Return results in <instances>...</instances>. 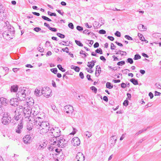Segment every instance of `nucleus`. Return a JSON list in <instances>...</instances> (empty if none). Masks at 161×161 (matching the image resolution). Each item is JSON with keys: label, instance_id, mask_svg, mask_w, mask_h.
Returning <instances> with one entry per match:
<instances>
[{"label": "nucleus", "instance_id": "f257e3e1", "mask_svg": "<svg viewBox=\"0 0 161 161\" xmlns=\"http://www.w3.org/2000/svg\"><path fill=\"white\" fill-rule=\"evenodd\" d=\"M35 121L36 123L33 125L40 134H45L49 131L50 127L49 124L47 121H43L42 119L38 118Z\"/></svg>", "mask_w": 161, "mask_h": 161}, {"label": "nucleus", "instance_id": "f03ea898", "mask_svg": "<svg viewBox=\"0 0 161 161\" xmlns=\"http://www.w3.org/2000/svg\"><path fill=\"white\" fill-rule=\"evenodd\" d=\"M26 90H28V89L25 87L19 88L16 94L17 98H12L10 101V104L15 106L18 105L17 100L20 101L24 100L26 96Z\"/></svg>", "mask_w": 161, "mask_h": 161}, {"label": "nucleus", "instance_id": "7ed1b4c3", "mask_svg": "<svg viewBox=\"0 0 161 161\" xmlns=\"http://www.w3.org/2000/svg\"><path fill=\"white\" fill-rule=\"evenodd\" d=\"M8 30L4 32L3 36L7 40H9L13 38L14 36V28L11 26H8Z\"/></svg>", "mask_w": 161, "mask_h": 161}, {"label": "nucleus", "instance_id": "20e7f679", "mask_svg": "<svg viewBox=\"0 0 161 161\" xmlns=\"http://www.w3.org/2000/svg\"><path fill=\"white\" fill-rule=\"evenodd\" d=\"M61 131L58 127L52 128L49 130V133L52 136L55 137H58L60 136Z\"/></svg>", "mask_w": 161, "mask_h": 161}, {"label": "nucleus", "instance_id": "39448f33", "mask_svg": "<svg viewBox=\"0 0 161 161\" xmlns=\"http://www.w3.org/2000/svg\"><path fill=\"white\" fill-rule=\"evenodd\" d=\"M57 145L59 147L63 148L66 146L67 141H66L62 136L58 137Z\"/></svg>", "mask_w": 161, "mask_h": 161}, {"label": "nucleus", "instance_id": "423d86ee", "mask_svg": "<svg viewBox=\"0 0 161 161\" xmlns=\"http://www.w3.org/2000/svg\"><path fill=\"white\" fill-rule=\"evenodd\" d=\"M34 109V108H33ZM38 111L36 112L33 110V111L32 113L30 114V117L29 121L33 122V124H34L36 122L35 120L36 119H42V118L38 116Z\"/></svg>", "mask_w": 161, "mask_h": 161}, {"label": "nucleus", "instance_id": "0eeeda50", "mask_svg": "<svg viewBox=\"0 0 161 161\" xmlns=\"http://www.w3.org/2000/svg\"><path fill=\"white\" fill-rule=\"evenodd\" d=\"M11 117L7 113H4L2 119V123L4 125H7L11 122Z\"/></svg>", "mask_w": 161, "mask_h": 161}, {"label": "nucleus", "instance_id": "6e6552de", "mask_svg": "<svg viewBox=\"0 0 161 161\" xmlns=\"http://www.w3.org/2000/svg\"><path fill=\"white\" fill-rule=\"evenodd\" d=\"M64 111L67 114H71L74 111L73 107L69 105H66L64 107Z\"/></svg>", "mask_w": 161, "mask_h": 161}, {"label": "nucleus", "instance_id": "1a4fd4ad", "mask_svg": "<svg viewBox=\"0 0 161 161\" xmlns=\"http://www.w3.org/2000/svg\"><path fill=\"white\" fill-rule=\"evenodd\" d=\"M85 158L83 154L80 152L78 153L76 157V161H84Z\"/></svg>", "mask_w": 161, "mask_h": 161}, {"label": "nucleus", "instance_id": "9d476101", "mask_svg": "<svg viewBox=\"0 0 161 161\" xmlns=\"http://www.w3.org/2000/svg\"><path fill=\"white\" fill-rule=\"evenodd\" d=\"M23 121L22 119H20V123L18 124L16 130V132L18 133H20L22 131V129L23 127Z\"/></svg>", "mask_w": 161, "mask_h": 161}, {"label": "nucleus", "instance_id": "9b49d317", "mask_svg": "<svg viewBox=\"0 0 161 161\" xmlns=\"http://www.w3.org/2000/svg\"><path fill=\"white\" fill-rule=\"evenodd\" d=\"M71 143L74 146H78L80 144V140L78 137H75L72 139Z\"/></svg>", "mask_w": 161, "mask_h": 161}, {"label": "nucleus", "instance_id": "f8f14e48", "mask_svg": "<svg viewBox=\"0 0 161 161\" xmlns=\"http://www.w3.org/2000/svg\"><path fill=\"white\" fill-rule=\"evenodd\" d=\"M28 110L27 109H25V108H24V111L23 112V114H25V118H28V119L29 120V118L30 117V114L32 113L33 111V108L31 109L30 110L28 109Z\"/></svg>", "mask_w": 161, "mask_h": 161}, {"label": "nucleus", "instance_id": "ddd939ff", "mask_svg": "<svg viewBox=\"0 0 161 161\" xmlns=\"http://www.w3.org/2000/svg\"><path fill=\"white\" fill-rule=\"evenodd\" d=\"M31 138L30 135H26L23 138L24 142L25 143H30L31 141Z\"/></svg>", "mask_w": 161, "mask_h": 161}, {"label": "nucleus", "instance_id": "4468645a", "mask_svg": "<svg viewBox=\"0 0 161 161\" xmlns=\"http://www.w3.org/2000/svg\"><path fill=\"white\" fill-rule=\"evenodd\" d=\"M96 70L95 71V76L97 77L99 76L101 72V67L99 65H98L96 66Z\"/></svg>", "mask_w": 161, "mask_h": 161}, {"label": "nucleus", "instance_id": "2eb2a0df", "mask_svg": "<svg viewBox=\"0 0 161 161\" xmlns=\"http://www.w3.org/2000/svg\"><path fill=\"white\" fill-rule=\"evenodd\" d=\"M18 89V87L17 85H14L11 86L10 91L11 92H15L17 91Z\"/></svg>", "mask_w": 161, "mask_h": 161}, {"label": "nucleus", "instance_id": "dca6fc26", "mask_svg": "<svg viewBox=\"0 0 161 161\" xmlns=\"http://www.w3.org/2000/svg\"><path fill=\"white\" fill-rule=\"evenodd\" d=\"M116 141V137L115 136H113L110 138V142L112 144L111 146H113L115 143Z\"/></svg>", "mask_w": 161, "mask_h": 161}, {"label": "nucleus", "instance_id": "f3484780", "mask_svg": "<svg viewBox=\"0 0 161 161\" xmlns=\"http://www.w3.org/2000/svg\"><path fill=\"white\" fill-rule=\"evenodd\" d=\"M6 16V13L4 12H0V21H2L5 19Z\"/></svg>", "mask_w": 161, "mask_h": 161}, {"label": "nucleus", "instance_id": "a211bd4d", "mask_svg": "<svg viewBox=\"0 0 161 161\" xmlns=\"http://www.w3.org/2000/svg\"><path fill=\"white\" fill-rule=\"evenodd\" d=\"M144 7L146 8L152 7L153 6V4L152 3L148 1L147 2H144Z\"/></svg>", "mask_w": 161, "mask_h": 161}, {"label": "nucleus", "instance_id": "6ab92c4d", "mask_svg": "<svg viewBox=\"0 0 161 161\" xmlns=\"http://www.w3.org/2000/svg\"><path fill=\"white\" fill-rule=\"evenodd\" d=\"M58 137H53L50 140V142L51 143V144L54 145L57 144V142L58 140Z\"/></svg>", "mask_w": 161, "mask_h": 161}, {"label": "nucleus", "instance_id": "aec40b11", "mask_svg": "<svg viewBox=\"0 0 161 161\" xmlns=\"http://www.w3.org/2000/svg\"><path fill=\"white\" fill-rule=\"evenodd\" d=\"M49 89V88L47 87V91L45 92V93L44 94V95L46 98H48L50 96V93L51 92V91L48 90L47 89Z\"/></svg>", "mask_w": 161, "mask_h": 161}, {"label": "nucleus", "instance_id": "412c9836", "mask_svg": "<svg viewBox=\"0 0 161 161\" xmlns=\"http://www.w3.org/2000/svg\"><path fill=\"white\" fill-rule=\"evenodd\" d=\"M161 34L159 33H156L153 34L152 36L155 38L158 39H161L160 37Z\"/></svg>", "mask_w": 161, "mask_h": 161}, {"label": "nucleus", "instance_id": "4be33fe9", "mask_svg": "<svg viewBox=\"0 0 161 161\" xmlns=\"http://www.w3.org/2000/svg\"><path fill=\"white\" fill-rule=\"evenodd\" d=\"M22 115L20 114H18L16 113H15V115L14 116V119L16 121H18L19 119L21 118Z\"/></svg>", "mask_w": 161, "mask_h": 161}, {"label": "nucleus", "instance_id": "5701e85b", "mask_svg": "<svg viewBox=\"0 0 161 161\" xmlns=\"http://www.w3.org/2000/svg\"><path fill=\"white\" fill-rule=\"evenodd\" d=\"M39 145L38 147V149H41V148H43L45 147H46L47 144L45 143L42 144H38Z\"/></svg>", "mask_w": 161, "mask_h": 161}, {"label": "nucleus", "instance_id": "b1692460", "mask_svg": "<svg viewBox=\"0 0 161 161\" xmlns=\"http://www.w3.org/2000/svg\"><path fill=\"white\" fill-rule=\"evenodd\" d=\"M138 36H139V38H140V39L142 41H145L146 43L148 42V41L145 39L144 37L143 36L142 34L140 33H138Z\"/></svg>", "mask_w": 161, "mask_h": 161}, {"label": "nucleus", "instance_id": "393cba45", "mask_svg": "<svg viewBox=\"0 0 161 161\" xmlns=\"http://www.w3.org/2000/svg\"><path fill=\"white\" fill-rule=\"evenodd\" d=\"M130 81L135 85H138V84L137 80H136L134 78L131 79L130 80Z\"/></svg>", "mask_w": 161, "mask_h": 161}, {"label": "nucleus", "instance_id": "a878e982", "mask_svg": "<svg viewBox=\"0 0 161 161\" xmlns=\"http://www.w3.org/2000/svg\"><path fill=\"white\" fill-rule=\"evenodd\" d=\"M59 155H58L57 158H58L59 159H61V160L63 159L64 157V155L62 153V152L61 151H59Z\"/></svg>", "mask_w": 161, "mask_h": 161}, {"label": "nucleus", "instance_id": "bb28decb", "mask_svg": "<svg viewBox=\"0 0 161 161\" xmlns=\"http://www.w3.org/2000/svg\"><path fill=\"white\" fill-rule=\"evenodd\" d=\"M106 87L107 88L111 89L113 87V86L109 82H107L106 84Z\"/></svg>", "mask_w": 161, "mask_h": 161}, {"label": "nucleus", "instance_id": "cd10ccee", "mask_svg": "<svg viewBox=\"0 0 161 161\" xmlns=\"http://www.w3.org/2000/svg\"><path fill=\"white\" fill-rule=\"evenodd\" d=\"M94 65L95 64H94V63L91 62H88V64L87 65L89 67L92 68L94 67Z\"/></svg>", "mask_w": 161, "mask_h": 161}, {"label": "nucleus", "instance_id": "c85d7f7f", "mask_svg": "<svg viewBox=\"0 0 161 161\" xmlns=\"http://www.w3.org/2000/svg\"><path fill=\"white\" fill-rule=\"evenodd\" d=\"M138 28L139 30H141L142 31H144V29H146L144 26L141 24H140L138 26Z\"/></svg>", "mask_w": 161, "mask_h": 161}, {"label": "nucleus", "instance_id": "c756f323", "mask_svg": "<svg viewBox=\"0 0 161 161\" xmlns=\"http://www.w3.org/2000/svg\"><path fill=\"white\" fill-rule=\"evenodd\" d=\"M89 30H85L83 31V33L85 34H87L88 35H90V34L93 35V34L92 32H89Z\"/></svg>", "mask_w": 161, "mask_h": 161}, {"label": "nucleus", "instance_id": "7c9ffc66", "mask_svg": "<svg viewBox=\"0 0 161 161\" xmlns=\"http://www.w3.org/2000/svg\"><path fill=\"white\" fill-rule=\"evenodd\" d=\"M57 67L58 69L63 72L65 71V69L62 68V66L60 64H58L57 65Z\"/></svg>", "mask_w": 161, "mask_h": 161}, {"label": "nucleus", "instance_id": "2f4dec72", "mask_svg": "<svg viewBox=\"0 0 161 161\" xmlns=\"http://www.w3.org/2000/svg\"><path fill=\"white\" fill-rule=\"evenodd\" d=\"M51 108H52V109L53 110V111L57 113L58 112V111L55 105H51Z\"/></svg>", "mask_w": 161, "mask_h": 161}, {"label": "nucleus", "instance_id": "473e14b6", "mask_svg": "<svg viewBox=\"0 0 161 161\" xmlns=\"http://www.w3.org/2000/svg\"><path fill=\"white\" fill-rule=\"evenodd\" d=\"M85 134L86 136H87L88 137H90L92 136L91 133L88 131H86L85 132Z\"/></svg>", "mask_w": 161, "mask_h": 161}, {"label": "nucleus", "instance_id": "72a5a7b5", "mask_svg": "<svg viewBox=\"0 0 161 161\" xmlns=\"http://www.w3.org/2000/svg\"><path fill=\"white\" fill-rule=\"evenodd\" d=\"M141 58V56L138 54H136L134 56V59L135 60L140 59Z\"/></svg>", "mask_w": 161, "mask_h": 161}, {"label": "nucleus", "instance_id": "f704fd0d", "mask_svg": "<svg viewBox=\"0 0 161 161\" xmlns=\"http://www.w3.org/2000/svg\"><path fill=\"white\" fill-rule=\"evenodd\" d=\"M2 98H0V114L1 115L3 113L2 108V103H1V99Z\"/></svg>", "mask_w": 161, "mask_h": 161}, {"label": "nucleus", "instance_id": "c9c22d12", "mask_svg": "<svg viewBox=\"0 0 161 161\" xmlns=\"http://www.w3.org/2000/svg\"><path fill=\"white\" fill-rule=\"evenodd\" d=\"M24 111V109L22 110V109H20V110H18V112H16V110L15 112V113H16L18 114H21V115H22V114H23Z\"/></svg>", "mask_w": 161, "mask_h": 161}, {"label": "nucleus", "instance_id": "e433bc0d", "mask_svg": "<svg viewBox=\"0 0 161 161\" xmlns=\"http://www.w3.org/2000/svg\"><path fill=\"white\" fill-rule=\"evenodd\" d=\"M75 42L79 46L82 47L83 46V44L80 41H77V40H75Z\"/></svg>", "mask_w": 161, "mask_h": 161}, {"label": "nucleus", "instance_id": "4c0bfd02", "mask_svg": "<svg viewBox=\"0 0 161 161\" xmlns=\"http://www.w3.org/2000/svg\"><path fill=\"white\" fill-rule=\"evenodd\" d=\"M57 35L61 38H64L65 37V36L59 33H57Z\"/></svg>", "mask_w": 161, "mask_h": 161}, {"label": "nucleus", "instance_id": "58836bf2", "mask_svg": "<svg viewBox=\"0 0 161 161\" xmlns=\"http://www.w3.org/2000/svg\"><path fill=\"white\" fill-rule=\"evenodd\" d=\"M147 129H143L142 130H139L138 132H137L136 133V135H138L139 134H141L142 133V132H144V131H146Z\"/></svg>", "mask_w": 161, "mask_h": 161}, {"label": "nucleus", "instance_id": "ea45409f", "mask_svg": "<svg viewBox=\"0 0 161 161\" xmlns=\"http://www.w3.org/2000/svg\"><path fill=\"white\" fill-rule=\"evenodd\" d=\"M42 18L43 19H44L45 20H47L48 21H52V20L50 19H49L48 18L45 16H42Z\"/></svg>", "mask_w": 161, "mask_h": 161}, {"label": "nucleus", "instance_id": "a19ab883", "mask_svg": "<svg viewBox=\"0 0 161 161\" xmlns=\"http://www.w3.org/2000/svg\"><path fill=\"white\" fill-rule=\"evenodd\" d=\"M95 52L97 53H99L100 54H102L103 52L101 49L100 48L99 49H97L96 51Z\"/></svg>", "mask_w": 161, "mask_h": 161}, {"label": "nucleus", "instance_id": "79ce46f5", "mask_svg": "<svg viewBox=\"0 0 161 161\" xmlns=\"http://www.w3.org/2000/svg\"><path fill=\"white\" fill-rule=\"evenodd\" d=\"M127 61L130 64H131L133 63V61L132 58H129L127 59Z\"/></svg>", "mask_w": 161, "mask_h": 161}, {"label": "nucleus", "instance_id": "37998d69", "mask_svg": "<svg viewBox=\"0 0 161 161\" xmlns=\"http://www.w3.org/2000/svg\"><path fill=\"white\" fill-rule=\"evenodd\" d=\"M125 61H121L118 62L117 63V64L118 65L122 66V65H123L125 64Z\"/></svg>", "mask_w": 161, "mask_h": 161}, {"label": "nucleus", "instance_id": "c03bdc74", "mask_svg": "<svg viewBox=\"0 0 161 161\" xmlns=\"http://www.w3.org/2000/svg\"><path fill=\"white\" fill-rule=\"evenodd\" d=\"M47 14L51 16H56V14L55 13H52L51 12L49 11H48Z\"/></svg>", "mask_w": 161, "mask_h": 161}, {"label": "nucleus", "instance_id": "a18cd8bd", "mask_svg": "<svg viewBox=\"0 0 161 161\" xmlns=\"http://www.w3.org/2000/svg\"><path fill=\"white\" fill-rule=\"evenodd\" d=\"M51 71L55 74H56L58 71L57 69L56 68L52 69H51Z\"/></svg>", "mask_w": 161, "mask_h": 161}, {"label": "nucleus", "instance_id": "49530a36", "mask_svg": "<svg viewBox=\"0 0 161 161\" xmlns=\"http://www.w3.org/2000/svg\"><path fill=\"white\" fill-rule=\"evenodd\" d=\"M76 29L80 31H81L83 30V28L80 26H77L76 27Z\"/></svg>", "mask_w": 161, "mask_h": 161}, {"label": "nucleus", "instance_id": "de8ad7c7", "mask_svg": "<svg viewBox=\"0 0 161 161\" xmlns=\"http://www.w3.org/2000/svg\"><path fill=\"white\" fill-rule=\"evenodd\" d=\"M155 86L158 89H161V85L158 83H156L155 84Z\"/></svg>", "mask_w": 161, "mask_h": 161}, {"label": "nucleus", "instance_id": "09e8293b", "mask_svg": "<svg viewBox=\"0 0 161 161\" xmlns=\"http://www.w3.org/2000/svg\"><path fill=\"white\" fill-rule=\"evenodd\" d=\"M38 50L40 52H43L44 49L42 48V47H41L40 46H39L37 47Z\"/></svg>", "mask_w": 161, "mask_h": 161}, {"label": "nucleus", "instance_id": "8fccbe9b", "mask_svg": "<svg viewBox=\"0 0 161 161\" xmlns=\"http://www.w3.org/2000/svg\"><path fill=\"white\" fill-rule=\"evenodd\" d=\"M125 37L128 40H133V39L131 37L127 35H125Z\"/></svg>", "mask_w": 161, "mask_h": 161}, {"label": "nucleus", "instance_id": "3c124183", "mask_svg": "<svg viewBox=\"0 0 161 161\" xmlns=\"http://www.w3.org/2000/svg\"><path fill=\"white\" fill-rule=\"evenodd\" d=\"M91 88L92 91L95 92V93H96L97 92V89L95 87L92 86L91 87Z\"/></svg>", "mask_w": 161, "mask_h": 161}, {"label": "nucleus", "instance_id": "603ef678", "mask_svg": "<svg viewBox=\"0 0 161 161\" xmlns=\"http://www.w3.org/2000/svg\"><path fill=\"white\" fill-rule=\"evenodd\" d=\"M34 30L36 32H38L41 31V28L38 27H36L34 28Z\"/></svg>", "mask_w": 161, "mask_h": 161}, {"label": "nucleus", "instance_id": "864d4df0", "mask_svg": "<svg viewBox=\"0 0 161 161\" xmlns=\"http://www.w3.org/2000/svg\"><path fill=\"white\" fill-rule=\"evenodd\" d=\"M68 26L72 29H73L74 28V25L72 23H69L68 24Z\"/></svg>", "mask_w": 161, "mask_h": 161}, {"label": "nucleus", "instance_id": "5fc2aeb1", "mask_svg": "<svg viewBox=\"0 0 161 161\" xmlns=\"http://www.w3.org/2000/svg\"><path fill=\"white\" fill-rule=\"evenodd\" d=\"M21 109H22V110H24L23 106H22L19 105L16 108V112H18V110H20Z\"/></svg>", "mask_w": 161, "mask_h": 161}, {"label": "nucleus", "instance_id": "6e6d98bb", "mask_svg": "<svg viewBox=\"0 0 161 161\" xmlns=\"http://www.w3.org/2000/svg\"><path fill=\"white\" fill-rule=\"evenodd\" d=\"M47 91V88H42L41 90V93L42 94L45 93V92Z\"/></svg>", "mask_w": 161, "mask_h": 161}, {"label": "nucleus", "instance_id": "4d7b16f0", "mask_svg": "<svg viewBox=\"0 0 161 161\" xmlns=\"http://www.w3.org/2000/svg\"><path fill=\"white\" fill-rule=\"evenodd\" d=\"M128 101L127 100H125L124 101L123 104L124 105L127 106L128 105Z\"/></svg>", "mask_w": 161, "mask_h": 161}, {"label": "nucleus", "instance_id": "13d9d810", "mask_svg": "<svg viewBox=\"0 0 161 161\" xmlns=\"http://www.w3.org/2000/svg\"><path fill=\"white\" fill-rule=\"evenodd\" d=\"M99 33L100 34H105L106 33V32L105 30H101L99 31Z\"/></svg>", "mask_w": 161, "mask_h": 161}, {"label": "nucleus", "instance_id": "bf43d9fd", "mask_svg": "<svg viewBox=\"0 0 161 161\" xmlns=\"http://www.w3.org/2000/svg\"><path fill=\"white\" fill-rule=\"evenodd\" d=\"M69 49L68 47H66L65 48H63L62 49V50L64 52H65L67 53H69Z\"/></svg>", "mask_w": 161, "mask_h": 161}, {"label": "nucleus", "instance_id": "052dcab7", "mask_svg": "<svg viewBox=\"0 0 161 161\" xmlns=\"http://www.w3.org/2000/svg\"><path fill=\"white\" fill-rule=\"evenodd\" d=\"M115 36H117L118 37H120L121 36L120 33L118 31H117L115 33Z\"/></svg>", "mask_w": 161, "mask_h": 161}, {"label": "nucleus", "instance_id": "680f3d73", "mask_svg": "<svg viewBox=\"0 0 161 161\" xmlns=\"http://www.w3.org/2000/svg\"><path fill=\"white\" fill-rule=\"evenodd\" d=\"M48 29L52 31L56 32L57 31V29L55 28H53L50 27Z\"/></svg>", "mask_w": 161, "mask_h": 161}, {"label": "nucleus", "instance_id": "e2e57ef3", "mask_svg": "<svg viewBox=\"0 0 161 161\" xmlns=\"http://www.w3.org/2000/svg\"><path fill=\"white\" fill-rule=\"evenodd\" d=\"M80 53L81 54L83 55L85 57L87 56L86 54L85 53V52L83 51V50H81L80 52Z\"/></svg>", "mask_w": 161, "mask_h": 161}, {"label": "nucleus", "instance_id": "0e129e2a", "mask_svg": "<svg viewBox=\"0 0 161 161\" xmlns=\"http://www.w3.org/2000/svg\"><path fill=\"white\" fill-rule=\"evenodd\" d=\"M121 86L123 88H125L126 86V84L124 83H122L121 84Z\"/></svg>", "mask_w": 161, "mask_h": 161}, {"label": "nucleus", "instance_id": "69168bd1", "mask_svg": "<svg viewBox=\"0 0 161 161\" xmlns=\"http://www.w3.org/2000/svg\"><path fill=\"white\" fill-rule=\"evenodd\" d=\"M115 46L113 43H111V49L112 50L114 49L115 48Z\"/></svg>", "mask_w": 161, "mask_h": 161}, {"label": "nucleus", "instance_id": "338daca9", "mask_svg": "<svg viewBox=\"0 0 161 161\" xmlns=\"http://www.w3.org/2000/svg\"><path fill=\"white\" fill-rule=\"evenodd\" d=\"M99 44L98 42H96L94 45L93 46L94 48H97L98 47Z\"/></svg>", "mask_w": 161, "mask_h": 161}, {"label": "nucleus", "instance_id": "774afa93", "mask_svg": "<svg viewBox=\"0 0 161 161\" xmlns=\"http://www.w3.org/2000/svg\"><path fill=\"white\" fill-rule=\"evenodd\" d=\"M80 69L79 67L78 66H76L75 67L74 70L76 72H78L80 71Z\"/></svg>", "mask_w": 161, "mask_h": 161}]
</instances>
